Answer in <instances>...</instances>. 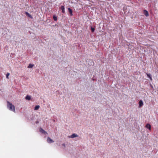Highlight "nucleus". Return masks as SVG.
Segmentation results:
<instances>
[{"label": "nucleus", "instance_id": "obj_1", "mask_svg": "<svg viewBox=\"0 0 158 158\" xmlns=\"http://www.w3.org/2000/svg\"><path fill=\"white\" fill-rule=\"evenodd\" d=\"M7 106L8 108L10 110H11L15 113V107L12 103L9 101L7 102Z\"/></svg>", "mask_w": 158, "mask_h": 158}, {"label": "nucleus", "instance_id": "obj_2", "mask_svg": "<svg viewBox=\"0 0 158 158\" xmlns=\"http://www.w3.org/2000/svg\"><path fill=\"white\" fill-rule=\"evenodd\" d=\"M47 141L48 143H51L54 142V141L48 137L47 138Z\"/></svg>", "mask_w": 158, "mask_h": 158}, {"label": "nucleus", "instance_id": "obj_3", "mask_svg": "<svg viewBox=\"0 0 158 158\" xmlns=\"http://www.w3.org/2000/svg\"><path fill=\"white\" fill-rule=\"evenodd\" d=\"M78 137V135L75 133L73 134L72 135L69 137L70 138H74L76 137Z\"/></svg>", "mask_w": 158, "mask_h": 158}, {"label": "nucleus", "instance_id": "obj_4", "mask_svg": "<svg viewBox=\"0 0 158 158\" xmlns=\"http://www.w3.org/2000/svg\"><path fill=\"white\" fill-rule=\"evenodd\" d=\"M139 107H142L143 105V103L142 100H140L139 102Z\"/></svg>", "mask_w": 158, "mask_h": 158}, {"label": "nucleus", "instance_id": "obj_5", "mask_svg": "<svg viewBox=\"0 0 158 158\" xmlns=\"http://www.w3.org/2000/svg\"><path fill=\"white\" fill-rule=\"evenodd\" d=\"M40 131L42 133H44L45 134H47V132H46L44 130H43L42 128H40Z\"/></svg>", "mask_w": 158, "mask_h": 158}, {"label": "nucleus", "instance_id": "obj_6", "mask_svg": "<svg viewBox=\"0 0 158 158\" xmlns=\"http://www.w3.org/2000/svg\"><path fill=\"white\" fill-rule=\"evenodd\" d=\"M146 127L148 128L150 130L151 129V126L150 124L148 123L146 124Z\"/></svg>", "mask_w": 158, "mask_h": 158}, {"label": "nucleus", "instance_id": "obj_7", "mask_svg": "<svg viewBox=\"0 0 158 158\" xmlns=\"http://www.w3.org/2000/svg\"><path fill=\"white\" fill-rule=\"evenodd\" d=\"M143 13L147 17L149 15V14L148 11L146 10H144Z\"/></svg>", "mask_w": 158, "mask_h": 158}, {"label": "nucleus", "instance_id": "obj_8", "mask_svg": "<svg viewBox=\"0 0 158 158\" xmlns=\"http://www.w3.org/2000/svg\"><path fill=\"white\" fill-rule=\"evenodd\" d=\"M68 10L70 14V15L71 16H72L73 14H72V10L71 8H68Z\"/></svg>", "mask_w": 158, "mask_h": 158}, {"label": "nucleus", "instance_id": "obj_9", "mask_svg": "<svg viewBox=\"0 0 158 158\" xmlns=\"http://www.w3.org/2000/svg\"><path fill=\"white\" fill-rule=\"evenodd\" d=\"M60 9L62 10V13H64L65 12L64 7L63 6H61Z\"/></svg>", "mask_w": 158, "mask_h": 158}, {"label": "nucleus", "instance_id": "obj_10", "mask_svg": "<svg viewBox=\"0 0 158 158\" xmlns=\"http://www.w3.org/2000/svg\"><path fill=\"white\" fill-rule=\"evenodd\" d=\"M25 99L26 100H30L31 99V97L30 96L27 95L25 98Z\"/></svg>", "mask_w": 158, "mask_h": 158}, {"label": "nucleus", "instance_id": "obj_11", "mask_svg": "<svg viewBox=\"0 0 158 158\" xmlns=\"http://www.w3.org/2000/svg\"><path fill=\"white\" fill-rule=\"evenodd\" d=\"M147 76L150 78L151 80H152V78L151 77V75L150 74H147Z\"/></svg>", "mask_w": 158, "mask_h": 158}, {"label": "nucleus", "instance_id": "obj_12", "mask_svg": "<svg viewBox=\"0 0 158 158\" xmlns=\"http://www.w3.org/2000/svg\"><path fill=\"white\" fill-rule=\"evenodd\" d=\"M40 106L39 105L36 106L35 107L34 110H38L40 108Z\"/></svg>", "mask_w": 158, "mask_h": 158}, {"label": "nucleus", "instance_id": "obj_13", "mask_svg": "<svg viewBox=\"0 0 158 158\" xmlns=\"http://www.w3.org/2000/svg\"><path fill=\"white\" fill-rule=\"evenodd\" d=\"M34 66V65L32 64H30L29 65V66L28 67V68H32L33 66Z\"/></svg>", "mask_w": 158, "mask_h": 158}, {"label": "nucleus", "instance_id": "obj_14", "mask_svg": "<svg viewBox=\"0 0 158 158\" xmlns=\"http://www.w3.org/2000/svg\"><path fill=\"white\" fill-rule=\"evenodd\" d=\"M53 19L55 21H56L57 20V18L56 16L55 15L53 16Z\"/></svg>", "mask_w": 158, "mask_h": 158}, {"label": "nucleus", "instance_id": "obj_15", "mask_svg": "<svg viewBox=\"0 0 158 158\" xmlns=\"http://www.w3.org/2000/svg\"><path fill=\"white\" fill-rule=\"evenodd\" d=\"M9 75H10V73H7L6 74V78L7 79H8L9 78V77H9Z\"/></svg>", "mask_w": 158, "mask_h": 158}, {"label": "nucleus", "instance_id": "obj_16", "mask_svg": "<svg viewBox=\"0 0 158 158\" xmlns=\"http://www.w3.org/2000/svg\"><path fill=\"white\" fill-rule=\"evenodd\" d=\"M25 14L27 15L28 16L30 17L31 16V15L27 12H25Z\"/></svg>", "mask_w": 158, "mask_h": 158}, {"label": "nucleus", "instance_id": "obj_17", "mask_svg": "<svg viewBox=\"0 0 158 158\" xmlns=\"http://www.w3.org/2000/svg\"><path fill=\"white\" fill-rule=\"evenodd\" d=\"M91 30L92 32H93L94 31L95 29H94V28H93L92 27H91Z\"/></svg>", "mask_w": 158, "mask_h": 158}, {"label": "nucleus", "instance_id": "obj_18", "mask_svg": "<svg viewBox=\"0 0 158 158\" xmlns=\"http://www.w3.org/2000/svg\"><path fill=\"white\" fill-rule=\"evenodd\" d=\"M62 145L63 146H65V144L63 143V144H62Z\"/></svg>", "mask_w": 158, "mask_h": 158}]
</instances>
